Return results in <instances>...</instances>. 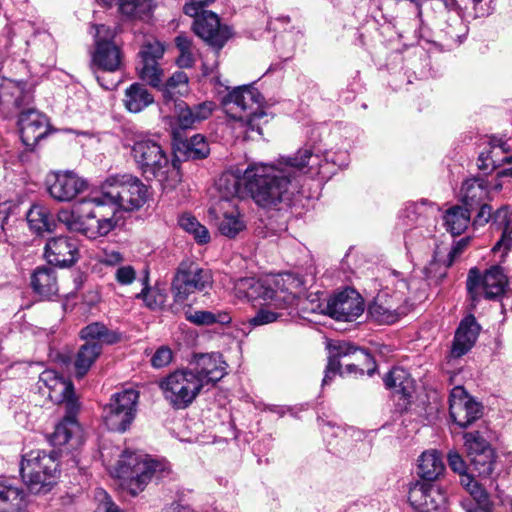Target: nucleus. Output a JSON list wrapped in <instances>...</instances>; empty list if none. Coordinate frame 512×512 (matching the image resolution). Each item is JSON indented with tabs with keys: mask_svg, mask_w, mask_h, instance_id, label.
I'll return each mask as SVG.
<instances>
[{
	"mask_svg": "<svg viewBox=\"0 0 512 512\" xmlns=\"http://www.w3.org/2000/svg\"><path fill=\"white\" fill-rule=\"evenodd\" d=\"M119 11L133 19L148 18L154 8L153 0H117Z\"/></svg>",
	"mask_w": 512,
	"mask_h": 512,
	"instance_id": "37998d69",
	"label": "nucleus"
},
{
	"mask_svg": "<svg viewBox=\"0 0 512 512\" xmlns=\"http://www.w3.org/2000/svg\"><path fill=\"white\" fill-rule=\"evenodd\" d=\"M122 255L118 251L105 252L101 258V262L106 265L114 266L122 261Z\"/></svg>",
	"mask_w": 512,
	"mask_h": 512,
	"instance_id": "338daca9",
	"label": "nucleus"
},
{
	"mask_svg": "<svg viewBox=\"0 0 512 512\" xmlns=\"http://www.w3.org/2000/svg\"><path fill=\"white\" fill-rule=\"evenodd\" d=\"M326 309L338 321H354L364 312V301L354 289H346L330 298Z\"/></svg>",
	"mask_w": 512,
	"mask_h": 512,
	"instance_id": "aec40b11",
	"label": "nucleus"
},
{
	"mask_svg": "<svg viewBox=\"0 0 512 512\" xmlns=\"http://www.w3.org/2000/svg\"><path fill=\"white\" fill-rule=\"evenodd\" d=\"M449 467L456 473L462 474L467 471V465L457 451H450L447 455Z\"/></svg>",
	"mask_w": 512,
	"mask_h": 512,
	"instance_id": "680f3d73",
	"label": "nucleus"
},
{
	"mask_svg": "<svg viewBox=\"0 0 512 512\" xmlns=\"http://www.w3.org/2000/svg\"><path fill=\"white\" fill-rule=\"evenodd\" d=\"M439 212V206L427 199L409 203L403 211L405 225L410 227L433 225Z\"/></svg>",
	"mask_w": 512,
	"mask_h": 512,
	"instance_id": "cd10ccee",
	"label": "nucleus"
},
{
	"mask_svg": "<svg viewBox=\"0 0 512 512\" xmlns=\"http://www.w3.org/2000/svg\"><path fill=\"white\" fill-rule=\"evenodd\" d=\"M189 368L196 373L203 388L213 387L227 374V364L220 353L195 355Z\"/></svg>",
	"mask_w": 512,
	"mask_h": 512,
	"instance_id": "6ab92c4d",
	"label": "nucleus"
},
{
	"mask_svg": "<svg viewBox=\"0 0 512 512\" xmlns=\"http://www.w3.org/2000/svg\"><path fill=\"white\" fill-rule=\"evenodd\" d=\"M33 102V93L26 83L0 77V113L4 117L18 115V127L23 144L33 150L48 132L47 117L29 105Z\"/></svg>",
	"mask_w": 512,
	"mask_h": 512,
	"instance_id": "f03ea898",
	"label": "nucleus"
},
{
	"mask_svg": "<svg viewBox=\"0 0 512 512\" xmlns=\"http://www.w3.org/2000/svg\"><path fill=\"white\" fill-rule=\"evenodd\" d=\"M164 54V46L159 41L144 43L139 51V61L136 70L139 78L154 88L162 86L164 76L159 60Z\"/></svg>",
	"mask_w": 512,
	"mask_h": 512,
	"instance_id": "dca6fc26",
	"label": "nucleus"
},
{
	"mask_svg": "<svg viewBox=\"0 0 512 512\" xmlns=\"http://www.w3.org/2000/svg\"><path fill=\"white\" fill-rule=\"evenodd\" d=\"M209 215L218 226L219 232L228 238L236 237L246 228L236 205L224 206L222 202H215L209 208Z\"/></svg>",
	"mask_w": 512,
	"mask_h": 512,
	"instance_id": "a878e982",
	"label": "nucleus"
},
{
	"mask_svg": "<svg viewBox=\"0 0 512 512\" xmlns=\"http://www.w3.org/2000/svg\"><path fill=\"white\" fill-rule=\"evenodd\" d=\"M116 280L122 285L131 284L136 277V272L132 266H122L116 270Z\"/></svg>",
	"mask_w": 512,
	"mask_h": 512,
	"instance_id": "052dcab7",
	"label": "nucleus"
},
{
	"mask_svg": "<svg viewBox=\"0 0 512 512\" xmlns=\"http://www.w3.org/2000/svg\"><path fill=\"white\" fill-rule=\"evenodd\" d=\"M385 386L401 398H410L413 392V379L400 367L392 368L384 377Z\"/></svg>",
	"mask_w": 512,
	"mask_h": 512,
	"instance_id": "c9c22d12",
	"label": "nucleus"
},
{
	"mask_svg": "<svg viewBox=\"0 0 512 512\" xmlns=\"http://www.w3.org/2000/svg\"><path fill=\"white\" fill-rule=\"evenodd\" d=\"M95 49L92 53V65L108 72L121 67L120 48L114 43L115 30L104 24L95 26Z\"/></svg>",
	"mask_w": 512,
	"mask_h": 512,
	"instance_id": "4468645a",
	"label": "nucleus"
},
{
	"mask_svg": "<svg viewBox=\"0 0 512 512\" xmlns=\"http://www.w3.org/2000/svg\"><path fill=\"white\" fill-rule=\"evenodd\" d=\"M66 410V416L63 420L58 423L55 427L53 434L51 435V442L54 446H62L71 439L74 432L78 429V424L76 421V413L78 409L74 411Z\"/></svg>",
	"mask_w": 512,
	"mask_h": 512,
	"instance_id": "a19ab883",
	"label": "nucleus"
},
{
	"mask_svg": "<svg viewBox=\"0 0 512 512\" xmlns=\"http://www.w3.org/2000/svg\"><path fill=\"white\" fill-rule=\"evenodd\" d=\"M264 101L252 84L234 87L223 97L226 114L233 120V127L242 130L245 139L254 140V135H262V125L268 122Z\"/></svg>",
	"mask_w": 512,
	"mask_h": 512,
	"instance_id": "39448f33",
	"label": "nucleus"
},
{
	"mask_svg": "<svg viewBox=\"0 0 512 512\" xmlns=\"http://www.w3.org/2000/svg\"><path fill=\"white\" fill-rule=\"evenodd\" d=\"M169 473L170 466L167 462L134 452H124L118 461V475L130 480L133 494L142 491L153 478L160 480Z\"/></svg>",
	"mask_w": 512,
	"mask_h": 512,
	"instance_id": "6e6552de",
	"label": "nucleus"
},
{
	"mask_svg": "<svg viewBox=\"0 0 512 512\" xmlns=\"http://www.w3.org/2000/svg\"><path fill=\"white\" fill-rule=\"evenodd\" d=\"M58 462L54 452L34 450L25 454L20 465L24 483L32 493H46L56 479Z\"/></svg>",
	"mask_w": 512,
	"mask_h": 512,
	"instance_id": "1a4fd4ad",
	"label": "nucleus"
},
{
	"mask_svg": "<svg viewBox=\"0 0 512 512\" xmlns=\"http://www.w3.org/2000/svg\"><path fill=\"white\" fill-rule=\"evenodd\" d=\"M213 285L210 269L192 262H182L172 281L171 291L176 303H184L191 294L204 292Z\"/></svg>",
	"mask_w": 512,
	"mask_h": 512,
	"instance_id": "9b49d317",
	"label": "nucleus"
},
{
	"mask_svg": "<svg viewBox=\"0 0 512 512\" xmlns=\"http://www.w3.org/2000/svg\"><path fill=\"white\" fill-rule=\"evenodd\" d=\"M369 315L377 322L384 324H392L400 317L395 313V307L386 303L384 296L377 295L372 304L368 308Z\"/></svg>",
	"mask_w": 512,
	"mask_h": 512,
	"instance_id": "a18cd8bd",
	"label": "nucleus"
},
{
	"mask_svg": "<svg viewBox=\"0 0 512 512\" xmlns=\"http://www.w3.org/2000/svg\"><path fill=\"white\" fill-rule=\"evenodd\" d=\"M471 212L469 208L454 206L446 211L443 216L446 230L452 235L463 233L470 222Z\"/></svg>",
	"mask_w": 512,
	"mask_h": 512,
	"instance_id": "58836bf2",
	"label": "nucleus"
},
{
	"mask_svg": "<svg viewBox=\"0 0 512 512\" xmlns=\"http://www.w3.org/2000/svg\"><path fill=\"white\" fill-rule=\"evenodd\" d=\"M480 332L478 325L473 315H468L459 324L456 330L453 345L451 348V355L454 358H460L465 355L475 344Z\"/></svg>",
	"mask_w": 512,
	"mask_h": 512,
	"instance_id": "c85d7f7f",
	"label": "nucleus"
},
{
	"mask_svg": "<svg viewBox=\"0 0 512 512\" xmlns=\"http://www.w3.org/2000/svg\"><path fill=\"white\" fill-rule=\"evenodd\" d=\"M185 155L190 159H203L209 155L210 149L204 136L197 134L184 143Z\"/></svg>",
	"mask_w": 512,
	"mask_h": 512,
	"instance_id": "3c124183",
	"label": "nucleus"
},
{
	"mask_svg": "<svg viewBox=\"0 0 512 512\" xmlns=\"http://www.w3.org/2000/svg\"><path fill=\"white\" fill-rule=\"evenodd\" d=\"M408 499L418 512H448L447 495L439 487L422 481L411 485Z\"/></svg>",
	"mask_w": 512,
	"mask_h": 512,
	"instance_id": "f3484780",
	"label": "nucleus"
},
{
	"mask_svg": "<svg viewBox=\"0 0 512 512\" xmlns=\"http://www.w3.org/2000/svg\"><path fill=\"white\" fill-rule=\"evenodd\" d=\"M33 290L41 296L52 297L58 291L57 278L55 271L51 267H37L31 277Z\"/></svg>",
	"mask_w": 512,
	"mask_h": 512,
	"instance_id": "f704fd0d",
	"label": "nucleus"
},
{
	"mask_svg": "<svg viewBox=\"0 0 512 512\" xmlns=\"http://www.w3.org/2000/svg\"><path fill=\"white\" fill-rule=\"evenodd\" d=\"M237 297L249 301L262 299L270 301L276 309L292 308L304 292V282L292 273L278 274L257 279L245 277L234 284Z\"/></svg>",
	"mask_w": 512,
	"mask_h": 512,
	"instance_id": "20e7f679",
	"label": "nucleus"
},
{
	"mask_svg": "<svg viewBox=\"0 0 512 512\" xmlns=\"http://www.w3.org/2000/svg\"><path fill=\"white\" fill-rule=\"evenodd\" d=\"M164 399L176 410L188 408L204 389L189 367L178 369L159 383Z\"/></svg>",
	"mask_w": 512,
	"mask_h": 512,
	"instance_id": "9d476101",
	"label": "nucleus"
},
{
	"mask_svg": "<svg viewBox=\"0 0 512 512\" xmlns=\"http://www.w3.org/2000/svg\"><path fill=\"white\" fill-rule=\"evenodd\" d=\"M172 361V351L170 348L162 346L156 350L151 358L152 366L155 368H162L167 366Z\"/></svg>",
	"mask_w": 512,
	"mask_h": 512,
	"instance_id": "13d9d810",
	"label": "nucleus"
},
{
	"mask_svg": "<svg viewBox=\"0 0 512 512\" xmlns=\"http://www.w3.org/2000/svg\"><path fill=\"white\" fill-rule=\"evenodd\" d=\"M495 223L503 227V238L512 242V210L503 206L495 211Z\"/></svg>",
	"mask_w": 512,
	"mask_h": 512,
	"instance_id": "6e6d98bb",
	"label": "nucleus"
},
{
	"mask_svg": "<svg viewBox=\"0 0 512 512\" xmlns=\"http://www.w3.org/2000/svg\"><path fill=\"white\" fill-rule=\"evenodd\" d=\"M489 193L488 181L483 177H472L465 180L461 187V199L465 208L470 210L478 207Z\"/></svg>",
	"mask_w": 512,
	"mask_h": 512,
	"instance_id": "2f4dec72",
	"label": "nucleus"
},
{
	"mask_svg": "<svg viewBox=\"0 0 512 512\" xmlns=\"http://www.w3.org/2000/svg\"><path fill=\"white\" fill-rule=\"evenodd\" d=\"M94 194L83 199L73 210L62 209L57 214L58 221L71 232H79L90 239L107 235L113 230L111 219L97 216L98 208Z\"/></svg>",
	"mask_w": 512,
	"mask_h": 512,
	"instance_id": "0eeeda50",
	"label": "nucleus"
},
{
	"mask_svg": "<svg viewBox=\"0 0 512 512\" xmlns=\"http://www.w3.org/2000/svg\"><path fill=\"white\" fill-rule=\"evenodd\" d=\"M81 338L88 341H96L101 346L105 344H114L120 340V334L109 330L104 324L94 322L84 327L80 332Z\"/></svg>",
	"mask_w": 512,
	"mask_h": 512,
	"instance_id": "ea45409f",
	"label": "nucleus"
},
{
	"mask_svg": "<svg viewBox=\"0 0 512 512\" xmlns=\"http://www.w3.org/2000/svg\"><path fill=\"white\" fill-rule=\"evenodd\" d=\"M46 184L50 196L60 202L71 201L87 186L85 180L70 171L50 173Z\"/></svg>",
	"mask_w": 512,
	"mask_h": 512,
	"instance_id": "412c9836",
	"label": "nucleus"
},
{
	"mask_svg": "<svg viewBox=\"0 0 512 512\" xmlns=\"http://www.w3.org/2000/svg\"><path fill=\"white\" fill-rule=\"evenodd\" d=\"M469 28L458 12L447 21L446 27L441 31L442 45L451 50L458 47L466 39Z\"/></svg>",
	"mask_w": 512,
	"mask_h": 512,
	"instance_id": "473e14b6",
	"label": "nucleus"
},
{
	"mask_svg": "<svg viewBox=\"0 0 512 512\" xmlns=\"http://www.w3.org/2000/svg\"><path fill=\"white\" fill-rule=\"evenodd\" d=\"M25 506V492L5 477H0V512H18Z\"/></svg>",
	"mask_w": 512,
	"mask_h": 512,
	"instance_id": "7c9ffc66",
	"label": "nucleus"
},
{
	"mask_svg": "<svg viewBox=\"0 0 512 512\" xmlns=\"http://www.w3.org/2000/svg\"><path fill=\"white\" fill-rule=\"evenodd\" d=\"M44 256L51 265L72 266L79 257V242L67 236L53 237L46 242Z\"/></svg>",
	"mask_w": 512,
	"mask_h": 512,
	"instance_id": "5701e85b",
	"label": "nucleus"
},
{
	"mask_svg": "<svg viewBox=\"0 0 512 512\" xmlns=\"http://www.w3.org/2000/svg\"><path fill=\"white\" fill-rule=\"evenodd\" d=\"M186 319L196 325H211L214 323L228 324L231 317L228 313H213L210 311H194L186 315Z\"/></svg>",
	"mask_w": 512,
	"mask_h": 512,
	"instance_id": "8fccbe9b",
	"label": "nucleus"
},
{
	"mask_svg": "<svg viewBox=\"0 0 512 512\" xmlns=\"http://www.w3.org/2000/svg\"><path fill=\"white\" fill-rule=\"evenodd\" d=\"M150 196L149 188L138 177L131 174L113 175L101 185L94 194L97 216L112 220L113 228L117 224L115 214L120 211L140 209Z\"/></svg>",
	"mask_w": 512,
	"mask_h": 512,
	"instance_id": "7ed1b4c3",
	"label": "nucleus"
},
{
	"mask_svg": "<svg viewBox=\"0 0 512 512\" xmlns=\"http://www.w3.org/2000/svg\"><path fill=\"white\" fill-rule=\"evenodd\" d=\"M166 297L165 291L157 287H146L137 295V298H142L145 305L151 310L162 308L166 302Z\"/></svg>",
	"mask_w": 512,
	"mask_h": 512,
	"instance_id": "603ef678",
	"label": "nucleus"
},
{
	"mask_svg": "<svg viewBox=\"0 0 512 512\" xmlns=\"http://www.w3.org/2000/svg\"><path fill=\"white\" fill-rule=\"evenodd\" d=\"M131 152L137 168L145 177L168 186H174L178 181L175 164L157 141L149 138L136 140Z\"/></svg>",
	"mask_w": 512,
	"mask_h": 512,
	"instance_id": "423d86ee",
	"label": "nucleus"
},
{
	"mask_svg": "<svg viewBox=\"0 0 512 512\" xmlns=\"http://www.w3.org/2000/svg\"><path fill=\"white\" fill-rule=\"evenodd\" d=\"M469 494L476 501L478 507L484 512H490L492 509V502L487 491L479 484L474 485Z\"/></svg>",
	"mask_w": 512,
	"mask_h": 512,
	"instance_id": "4d7b16f0",
	"label": "nucleus"
},
{
	"mask_svg": "<svg viewBox=\"0 0 512 512\" xmlns=\"http://www.w3.org/2000/svg\"><path fill=\"white\" fill-rule=\"evenodd\" d=\"M214 0H188L183 10L184 13L190 17H196L199 15L203 7L209 5Z\"/></svg>",
	"mask_w": 512,
	"mask_h": 512,
	"instance_id": "e2e57ef3",
	"label": "nucleus"
},
{
	"mask_svg": "<svg viewBox=\"0 0 512 512\" xmlns=\"http://www.w3.org/2000/svg\"><path fill=\"white\" fill-rule=\"evenodd\" d=\"M463 438L467 456L470 455V452L482 453L486 451V449H492L489 442L479 431L467 432L464 434Z\"/></svg>",
	"mask_w": 512,
	"mask_h": 512,
	"instance_id": "864d4df0",
	"label": "nucleus"
},
{
	"mask_svg": "<svg viewBox=\"0 0 512 512\" xmlns=\"http://www.w3.org/2000/svg\"><path fill=\"white\" fill-rule=\"evenodd\" d=\"M467 457L471 469L478 473L479 476L487 477L493 472L495 460L493 449H486L482 453L470 452V455Z\"/></svg>",
	"mask_w": 512,
	"mask_h": 512,
	"instance_id": "49530a36",
	"label": "nucleus"
},
{
	"mask_svg": "<svg viewBox=\"0 0 512 512\" xmlns=\"http://www.w3.org/2000/svg\"><path fill=\"white\" fill-rule=\"evenodd\" d=\"M449 413L459 427L466 428L481 417L482 407L467 394L463 387L456 386L450 393Z\"/></svg>",
	"mask_w": 512,
	"mask_h": 512,
	"instance_id": "a211bd4d",
	"label": "nucleus"
},
{
	"mask_svg": "<svg viewBox=\"0 0 512 512\" xmlns=\"http://www.w3.org/2000/svg\"><path fill=\"white\" fill-rule=\"evenodd\" d=\"M27 222L38 233L52 231L54 222L48 209L42 205H33L27 212Z\"/></svg>",
	"mask_w": 512,
	"mask_h": 512,
	"instance_id": "c03bdc74",
	"label": "nucleus"
},
{
	"mask_svg": "<svg viewBox=\"0 0 512 512\" xmlns=\"http://www.w3.org/2000/svg\"><path fill=\"white\" fill-rule=\"evenodd\" d=\"M180 227L193 235L198 244H206L210 241V234L208 229L202 225L194 216L190 214H183L179 218Z\"/></svg>",
	"mask_w": 512,
	"mask_h": 512,
	"instance_id": "de8ad7c7",
	"label": "nucleus"
},
{
	"mask_svg": "<svg viewBox=\"0 0 512 512\" xmlns=\"http://www.w3.org/2000/svg\"><path fill=\"white\" fill-rule=\"evenodd\" d=\"M138 398V391L132 388L112 395L102 415L109 430L125 432L130 427L136 415Z\"/></svg>",
	"mask_w": 512,
	"mask_h": 512,
	"instance_id": "f8f14e48",
	"label": "nucleus"
},
{
	"mask_svg": "<svg viewBox=\"0 0 512 512\" xmlns=\"http://www.w3.org/2000/svg\"><path fill=\"white\" fill-rule=\"evenodd\" d=\"M354 355L357 361H362L367 365V374L372 375L376 369V365L371 355L364 349H360L351 345L349 342L336 341L329 344V358L325 369V375L322 380V386L329 384L332 379L341 371L340 358Z\"/></svg>",
	"mask_w": 512,
	"mask_h": 512,
	"instance_id": "2eb2a0df",
	"label": "nucleus"
},
{
	"mask_svg": "<svg viewBox=\"0 0 512 512\" xmlns=\"http://www.w3.org/2000/svg\"><path fill=\"white\" fill-rule=\"evenodd\" d=\"M101 351L102 346L96 341L85 342L80 347L75 360L76 375L79 378L83 377L88 372L95 360L99 357Z\"/></svg>",
	"mask_w": 512,
	"mask_h": 512,
	"instance_id": "4c0bfd02",
	"label": "nucleus"
},
{
	"mask_svg": "<svg viewBox=\"0 0 512 512\" xmlns=\"http://www.w3.org/2000/svg\"><path fill=\"white\" fill-rule=\"evenodd\" d=\"M40 382L48 388V396L51 400L64 404L65 409L70 411L79 408L72 382L60 376L56 371L45 370L42 372Z\"/></svg>",
	"mask_w": 512,
	"mask_h": 512,
	"instance_id": "b1692460",
	"label": "nucleus"
},
{
	"mask_svg": "<svg viewBox=\"0 0 512 512\" xmlns=\"http://www.w3.org/2000/svg\"><path fill=\"white\" fill-rule=\"evenodd\" d=\"M480 207L475 222L482 225L484 223H487L490 219H493L495 221V212H492V207L488 204H484L483 202L478 206Z\"/></svg>",
	"mask_w": 512,
	"mask_h": 512,
	"instance_id": "0e129e2a",
	"label": "nucleus"
},
{
	"mask_svg": "<svg viewBox=\"0 0 512 512\" xmlns=\"http://www.w3.org/2000/svg\"><path fill=\"white\" fill-rule=\"evenodd\" d=\"M289 313L272 311L270 309H260L255 316L249 319V324L252 326H261L270 324L276 321H284L287 319Z\"/></svg>",
	"mask_w": 512,
	"mask_h": 512,
	"instance_id": "5fc2aeb1",
	"label": "nucleus"
},
{
	"mask_svg": "<svg viewBox=\"0 0 512 512\" xmlns=\"http://www.w3.org/2000/svg\"><path fill=\"white\" fill-rule=\"evenodd\" d=\"M193 29L197 36L217 49H221L231 35L229 27L221 25L218 16L211 11H203L194 20Z\"/></svg>",
	"mask_w": 512,
	"mask_h": 512,
	"instance_id": "4be33fe9",
	"label": "nucleus"
},
{
	"mask_svg": "<svg viewBox=\"0 0 512 512\" xmlns=\"http://www.w3.org/2000/svg\"><path fill=\"white\" fill-rule=\"evenodd\" d=\"M177 64L180 68H190L194 64L192 51L180 52L177 58Z\"/></svg>",
	"mask_w": 512,
	"mask_h": 512,
	"instance_id": "774afa93",
	"label": "nucleus"
},
{
	"mask_svg": "<svg viewBox=\"0 0 512 512\" xmlns=\"http://www.w3.org/2000/svg\"><path fill=\"white\" fill-rule=\"evenodd\" d=\"M478 168L484 173L497 172L498 177H512V154H508L502 143L492 142L481 152L477 160Z\"/></svg>",
	"mask_w": 512,
	"mask_h": 512,
	"instance_id": "bb28decb",
	"label": "nucleus"
},
{
	"mask_svg": "<svg viewBox=\"0 0 512 512\" xmlns=\"http://www.w3.org/2000/svg\"><path fill=\"white\" fill-rule=\"evenodd\" d=\"M12 206L13 204L8 201L0 203V242H7L5 225L8 224Z\"/></svg>",
	"mask_w": 512,
	"mask_h": 512,
	"instance_id": "bf43d9fd",
	"label": "nucleus"
},
{
	"mask_svg": "<svg viewBox=\"0 0 512 512\" xmlns=\"http://www.w3.org/2000/svg\"><path fill=\"white\" fill-rule=\"evenodd\" d=\"M188 84V76L182 71L175 72L168 80L163 83L159 90L163 92L166 100H174L177 94H182Z\"/></svg>",
	"mask_w": 512,
	"mask_h": 512,
	"instance_id": "09e8293b",
	"label": "nucleus"
},
{
	"mask_svg": "<svg viewBox=\"0 0 512 512\" xmlns=\"http://www.w3.org/2000/svg\"><path fill=\"white\" fill-rule=\"evenodd\" d=\"M441 455L436 450L425 451L418 459V475L426 481L436 480L444 471Z\"/></svg>",
	"mask_w": 512,
	"mask_h": 512,
	"instance_id": "e433bc0d",
	"label": "nucleus"
},
{
	"mask_svg": "<svg viewBox=\"0 0 512 512\" xmlns=\"http://www.w3.org/2000/svg\"><path fill=\"white\" fill-rule=\"evenodd\" d=\"M507 283V276L498 265L492 266L483 276L477 268H472L466 281L469 296L474 303L482 297L491 300L501 296Z\"/></svg>",
	"mask_w": 512,
	"mask_h": 512,
	"instance_id": "ddd939ff",
	"label": "nucleus"
},
{
	"mask_svg": "<svg viewBox=\"0 0 512 512\" xmlns=\"http://www.w3.org/2000/svg\"><path fill=\"white\" fill-rule=\"evenodd\" d=\"M254 165H266L265 163H252L243 171V173L237 169L236 172L227 171L220 175L216 181V189L219 194V200L217 202L224 203V206L236 205L235 201L240 197L242 193L241 183L245 184L247 191L250 193L252 199H254L246 178V171L248 168Z\"/></svg>",
	"mask_w": 512,
	"mask_h": 512,
	"instance_id": "393cba45",
	"label": "nucleus"
},
{
	"mask_svg": "<svg viewBox=\"0 0 512 512\" xmlns=\"http://www.w3.org/2000/svg\"><path fill=\"white\" fill-rule=\"evenodd\" d=\"M153 102V95L141 83L135 82L125 89L123 105L131 113H139Z\"/></svg>",
	"mask_w": 512,
	"mask_h": 512,
	"instance_id": "72a5a7b5",
	"label": "nucleus"
},
{
	"mask_svg": "<svg viewBox=\"0 0 512 512\" xmlns=\"http://www.w3.org/2000/svg\"><path fill=\"white\" fill-rule=\"evenodd\" d=\"M349 163L347 150H322L319 146H305L293 157H282L277 165H254L247 169L248 187L257 204L270 208L289 203L301 192L306 175L328 178L337 169Z\"/></svg>",
	"mask_w": 512,
	"mask_h": 512,
	"instance_id": "f257e3e1",
	"label": "nucleus"
},
{
	"mask_svg": "<svg viewBox=\"0 0 512 512\" xmlns=\"http://www.w3.org/2000/svg\"><path fill=\"white\" fill-rule=\"evenodd\" d=\"M408 290V284L405 280H399L396 284V290L392 291L390 288H385L380 291L377 295L384 296L386 303L389 306L395 307V313L401 317L407 313L406 307V291Z\"/></svg>",
	"mask_w": 512,
	"mask_h": 512,
	"instance_id": "79ce46f5",
	"label": "nucleus"
},
{
	"mask_svg": "<svg viewBox=\"0 0 512 512\" xmlns=\"http://www.w3.org/2000/svg\"><path fill=\"white\" fill-rule=\"evenodd\" d=\"M178 109L177 125L180 129H191L197 123L206 120L210 117L215 109V104L211 101H205L192 107H189L184 102L176 105Z\"/></svg>",
	"mask_w": 512,
	"mask_h": 512,
	"instance_id": "c756f323",
	"label": "nucleus"
},
{
	"mask_svg": "<svg viewBox=\"0 0 512 512\" xmlns=\"http://www.w3.org/2000/svg\"><path fill=\"white\" fill-rule=\"evenodd\" d=\"M11 36L10 31L7 34L0 36V64L3 59L10 54Z\"/></svg>",
	"mask_w": 512,
	"mask_h": 512,
	"instance_id": "69168bd1",
	"label": "nucleus"
}]
</instances>
